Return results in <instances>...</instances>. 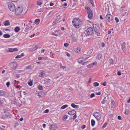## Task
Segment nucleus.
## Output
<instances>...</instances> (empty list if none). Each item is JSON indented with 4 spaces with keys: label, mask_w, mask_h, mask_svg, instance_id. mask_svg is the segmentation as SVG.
I'll use <instances>...</instances> for the list:
<instances>
[{
    "label": "nucleus",
    "mask_w": 130,
    "mask_h": 130,
    "mask_svg": "<svg viewBox=\"0 0 130 130\" xmlns=\"http://www.w3.org/2000/svg\"><path fill=\"white\" fill-rule=\"evenodd\" d=\"M93 29L91 27H89L86 30L84 31V33L86 34L87 36H92L93 34Z\"/></svg>",
    "instance_id": "1"
},
{
    "label": "nucleus",
    "mask_w": 130,
    "mask_h": 130,
    "mask_svg": "<svg viewBox=\"0 0 130 130\" xmlns=\"http://www.w3.org/2000/svg\"><path fill=\"white\" fill-rule=\"evenodd\" d=\"M23 9V7L22 6H18L17 8L15 9V14L17 15H20L22 13Z\"/></svg>",
    "instance_id": "2"
},
{
    "label": "nucleus",
    "mask_w": 130,
    "mask_h": 130,
    "mask_svg": "<svg viewBox=\"0 0 130 130\" xmlns=\"http://www.w3.org/2000/svg\"><path fill=\"white\" fill-rule=\"evenodd\" d=\"M81 21L78 19H74L73 20L72 23L73 25L75 27L77 28L79 26Z\"/></svg>",
    "instance_id": "3"
},
{
    "label": "nucleus",
    "mask_w": 130,
    "mask_h": 130,
    "mask_svg": "<svg viewBox=\"0 0 130 130\" xmlns=\"http://www.w3.org/2000/svg\"><path fill=\"white\" fill-rule=\"evenodd\" d=\"M88 13V17L90 19L92 18L93 17V13L90 9L88 7H87L85 8Z\"/></svg>",
    "instance_id": "4"
},
{
    "label": "nucleus",
    "mask_w": 130,
    "mask_h": 130,
    "mask_svg": "<svg viewBox=\"0 0 130 130\" xmlns=\"http://www.w3.org/2000/svg\"><path fill=\"white\" fill-rule=\"evenodd\" d=\"M51 80L49 79H47L44 80V84L46 87H49L51 84Z\"/></svg>",
    "instance_id": "5"
},
{
    "label": "nucleus",
    "mask_w": 130,
    "mask_h": 130,
    "mask_svg": "<svg viewBox=\"0 0 130 130\" xmlns=\"http://www.w3.org/2000/svg\"><path fill=\"white\" fill-rule=\"evenodd\" d=\"M94 30L95 32V34L98 36H100V28L98 26H96L94 28Z\"/></svg>",
    "instance_id": "6"
},
{
    "label": "nucleus",
    "mask_w": 130,
    "mask_h": 130,
    "mask_svg": "<svg viewBox=\"0 0 130 130\" xmlns=\"http://www.w3.org/2000/svg\"><path fill=\"white\" fill-rule=\"evenodd\" d=\"M106 20L109 23L110 22L112 21L113 19L112 16L111 14H108L106 16Z\"/></svg>",
    "instance_id": "7"
},
{
    "label": "nucleus",
    "mask_w": 130,
    "mask_h": 130,
    "mask_svg": "<svg viewBox=\"0 0 130 130\" xmlns=\"http://www.w3.org/2000/svg\"><path fill=\"white\" fill-rule=\"evenodd\" d=\"M8 8L11 11H14L15 10V7L14 4L11 3L8 4Z\"/></svg>",
    "instance_id": "8"
},
{
    "label": "nucleus",
    "mask_w": 130,
    "mask_h": 130,
    "mask_svg": "<svg viewBox=\"0 0 130 130\" xmlns=\"http://www.w3.org/2000/svg\"><path fill=\"white\" fill-rule=\"evenodd\" d=\"M93 116L98 121H99L101 119V114L98 112H95Z\"/></svg>",
    "instance_id": "9"
},
{
    "label": "nucleus",
    "mask_w": 130,
    "mask_h": 130,
    "mask_svg": "<svg viewBox=\"0 0 130 130\" xmlns=\"http://www.w3.org/2000/svg\"><path fill=\"white\" fill-rule=\"evenodd\" d=\"M18 64L16 62H12L10 63V67L12 69L15 68L17 66Z\"/></svg>",
    "instance_id": "10"
},
{
    "label": "nucleus",
    "mask_w": 130,
    "mask_h": 130,
    "mask_svg": "<svg viewBox=\"0 0 130 130\" xmlns=\"http://www.w3.org/2000/svg\"><path fill=\"white\" fill-rule=\"evenodd\" d=\"M57 128V126L55 124L51 125L50 127V130H55Z\"/></svg>",
    "instance_id": "11"
},
{
    "label": "nucleus",
    "mask_w": 130,
    "mask_h": 130,
    "mask_svg": "<svg viewBox=\"0 0 130 130\" xmlns=\"http://www.w3.org/2000/svg\"><path fill=\"white\" fill-rule=\"evenodd\" d=\"M125 45V42H123L122 44H121L122 49L123 50V51L124 53H125L126 51V49Z\"/></svg>",
    "instance_id": "12"
},
{
    "label": "nucleus",
    "mask_w": 130,
    "mask_h": 130,
    "mask_svg": "<svg viewBox=\"0 0 130 130\" xmlns=\"http://www.w3.org/2000/svg\"><path fill=\"white\" fill-rule=\"evenodd\" d=\"M60 19L61 17H60V15H58L56 17V18L53 22V24H56V22L58 21Z\"/></svg>",
    "instance_id": "13"
},
{
    "label": "nucleus",
    "mask_w": 130,
    "mask_h": 130,
    "mask_svg": "<svg viewBox=\"0 0 130 130\" xmlns=\"http://www.w3.org/2000/svg\"><path fill=\"white\" fill-rule=\"evenodd\" d=\"M89 58L88 57H87L84 60H82V58H78V62L79 63H80L82 62H83L84 61H85L86 60L88 59V58Z\"/></svg>",
    "instance_id": "14"
},
{
    "label": "nucleus",
    "mask_w": 130,
    "mask_h": 130,
    "mask_svg": "<svg viewBox=\"0 0 130 130\" xmlns=\"http://www.w3.org/2000/svg\"><path fill=\"white\" fill-rule=\"evenodd\" d=\"M76 113V111L74 110H72L69 111L68 113V114L70 115H73Z\"/></svg>",
    "instance_id": "15"
},
{
    "label": "nucleus",
    "mask_w": 130,
    "mask_h": 130,
    "mask_svg": "<svg viewBox=\"0 0 130 130\" xmlns=\"http://www.w3.org/2000/svg\"><path fill=\"white\" fill-rule=\"evenodd\" d=\"M6 94V92L3 90H0V96H3Z\"/></svg>",
    "instance_id": "16"
},
{
    "label": "nucleus",
    "mask_w": 130,
    "mask_h": 130,
    "mask_svg": "<svg viewBox=\"0 0 130 130\" xmlns=\"http://www.w3.org/2000/svg\"><path fill=\"white\" fill-rule=\"evenodd\" d=\"M6 117L7 118H11L12 117V115L9 112H7L5 114Z\"/></svg>",
    "instance_id": "17"
},
{
    "label": "nucleus",
    "mask_w": 130,
    "mask_h": 130,
    "mask_svg": "<svg viewBox=\"0 0 130 130\" xmlns=\"http://www.w3.org/2000/svg\"><path fill=\"white\" fill-rule=\"evenodd\" d=\"M71 106L74 108H79V106L78 105H76L74 103H72L71 104Z\"/></svg>",
    "instance_id": "18"
},
{
    "label": "nucleus",
    "mask_w": 130,
    "mask_h": 130,
    "mask_svg": "<svg viewBox=\"0 0 130 130\" xmlns=\"http://www.w3.org/2000/svg\"><path fill=\"white\" fill-rule=\"evenodd\" d=\"M20 28L19 27L17 26L15 28L14 31L16 32H18L20 30Z\"/></svg>",
    "instance_id": "19"
},
{
    "label": "nucleus",
    "mask_w": 130,
    "mask_h": 130,
    "mask_svg": "<svg viewBox=\"0 0 130 130\" xmlns=\"http://www.w3.org/2000/svg\"><path fill=\"white\" fill-rule=\"evenodd\" d=\"M10 25V23L8 21H6L5 22L4 25L5 26H8Z\"/></svg>",
    "instance_id": "20"
},
{
    "label": "nucleus",
    "mask_w": 130,
    "mask_h": 130,
    "mask_svg": "<svg viewBox=\"0 0 130 130\" xmlns=\"http://www.w3.org/2000/svg\"><path fill=\"white\" fill-rule=\"evenodd\" d=\"M109 63H110L109 66L113 65V60L112 59H110L109 60Z\"/></svg>",
    "instance_id": "21"
},
{
    "label": "nucleus",
    "mask_w": 130,
    "mask_h": 130,
    "mask_svg": "<svg viewBox=\"0 0 130 130\" xmlns=\"http://www.w3.org/2000/svg\"><path fill=\"white\" fill-rule=\"evenodd\" d=\"M3 37L5 38H9L10 37V35L9 34H5L3 35Z\"/></svg>",
    "instance_id": "22"
},
{
    "label": "nucleus",
    "mask_w": 130,
    "mask_h": 130,
    "mask_svg": "<svg viewBox=\"0 0 130 130\" xmlns=\"http://www.w3.org/2000/svg\"><path fill=\"white\" fill-rule=\"evenodd\" d=\"M38 48V47L36 45H34L33 46V47H32V51H34L36 50L37 48Z\"/></svg>",
    "instance_id": "23"
},
{
    "label": "nucleus",
    "mask_w": 130,
    "mask_h": 130,
    "mask_svg": "<svg viewBox=\"0 0 130 130\" xmlns=\"http://www.w3.org/2000/svg\"><path fill=\"white\" fill-rule=\"evenodd\" d=\"M40 22V20L39 19H37L35 20V23L37 24H38Z\"/></svg>",
    "instance_id": "24"
},
{
    "label": "nucleus",
    "mask_w": 130,
    "mask_h": 130,
    "mask_svg": "<svg viewBox=\"0 0 130 130\" xmlns=\"http://www.w3.org/2000/svg\"><path fill=\"white\" fill-rule=\"evenodd\" d=\"M102 56V55L101 54H99L96 57V58L98 60L100 59L101 58Z\"/></svg>",
    "instance_id": "25"
},
{
    "label": "nucleus",
    "mask_w": 130,
    "mask_h": 130,
    "mask_svg": "<svg viewBox=\"0 0 130 130\" xmlns=\"http://www.w3.org/2000/svg\"><path fill=\"white\" fill-rule=\"evenodd\" d=\"M80 48H79V47H77L76 48L75 50L74 51L76 53H78L80 52Z\"/></svg>",
    "instance_id": "26"
},
{
    "label": "nucleus",
    "mask_w": 130,
    "mask_h": 130,
    "mask_svg": "<svg viewBox=\"0 0 130 130\" xmlns=\"http://www.w3.org/2000/svg\"><path fill=\"white\" fill-rule=\"evenodd\" d=\"M32 29V26H27L25 28V29L26 31H28V30H30L31 29Z\"/></svg>",
    "instance_id": "27"
},
{
    "label": "nucleus",
    "mask_w": 130,
    "mask_h": 130,
    "mask_svg": "<svg viewBox=\"0 0 130 130\" xmlns=\"http://www.w3.org/2000/svg\"><path fill=\"white\" fill-rule=\"evenodd\" d=\"M68 105L67 104L63 105L60 108V109H64L68 107Z\"/></svg>",
    "instance_id": "28"
},
{
    "label": "nucleus",
    "mask_w": 130,
    "mask_h": 130,
    "mask_svg": "<svg viewBox=\"0 0 130 130\" xmlns=\"http://www.w3.org/2000/svg\"><path fill=\"white\" fill-rule=\"evenodd\" d=\"M13 48H9L6 50V51L8 52H12Z\"/></svg>",
    "instance_id": "29"
},
{
    "label": "nucleus",
    "mask_w": 130,
    "mask_h": 130,
    "mask_svg": "<svg viewBox=\"0 0 130 130\" xmlns=\"http://www.w3.org/2000/svg\"><path fill=\"white\" fill-rule=\"evenodd\" d=\"M106 97H104V99L101 102V103L102 104H104L105 103V101H106Z\"/></svg>",
    "instance_id": "30"
},
{
    "label": "nucleus",
    "mask_w": 130,
    "mask_h": 130,
    "mask_svg": "<svg viewBox=\"0 0 130 130\" xmlns=\"http://www.w3.org/2000/svg\"><path fill=\"white\" fill-rule=\"evenodd\" d=\"M68 115H64L63 118H62V120H63L64 121H65L67 119V118L68 117Z\"/></svg>",
    "instance_id": "31"
},
{
    "label": "nucleus",
    "mask_w": 130,
    "mask_h": 130,
    "mask_svg": "<svg viewBox=\"0 0 130 130\" xmlns=\"http://www.w3.org/2000/svg\"><path fill=\"white\" fill-rule=\"evenodd\" d=\"M95 121L93 119H92L91 120V124L92 126H93L95 124Z\"/></svg>",
    "instance_id": "32"
},
{
    "label": "nucleus",
    "mask_w": 130,
    "mask_h": 130,
    "mask_svg": "<svg viewBox=\"0 0 130 130\" xmlns=\"http://www.w3.org/2000/svg\"><path fill=\"white\" fill-rule=\"evenodd\" d=\"M43 71L39 73V76L40 77H42L43 76V75L44 73L43 72Z\"/></svg>",
    "instance_id": "33"
},
{
    "label": "nucleus",
    "mask_w": 130,
    "mask_h": 130,
    "mask_svg": "<svg viewBox=\"0 0 130 130\" xmlns=\"http://www.w3.org/2000/svg\"><path fill=\"white\" fill-rule=\"evenodd\" d=\"M124 114L126 115H128L130 113L128 109H126L124 112Z\"/></svg>",
    "instance_id": "34"
},
{
    "label": "nucleus",
    "mask_w": 130,
    "mask_h": 130,
    "mask_svg": "<svg viewBox=\"0 0 130 130\" xmlns=\"http://www.w3.org/2000/svg\"><path fill=\"white\" fill-rule=\"evenodd\" d=\"M93 85L94 87H97L99 86V84L98 82H95L93 83Z\"/></svg>",
    "instance_id": "35"
},
{
    "label": "nucleus",
    "mask_w": 130,
    "mask_h": 130,
    "mask_svg": "<svg viewBox=\"0 0 130 130\" xmlns=\"http://www.w3.org/2000/svg\"><path fill=\"white\" fill-rule=\"evenodd\" d=\"M93 67L92 64V63H91L89 64L88 65L86 66V67L89 68H91Z\"/></svg>",
    "instance_id": "36"
},
{
    "label": "nucleus",
    "mask_w": 130,
    "mask_h": 130,
    "mask_svg": "<svg viewBox=\"0 0 130 130\" xmlns=\"http://www.w3.org/2000/svg\"><path fill=\"white\" fill-rule=\"evenodd\" d=\"M38 89L40 90H42L43 89V88L42 86L39 85L38 86Z\"/></svg>",
    "instance_id": "37"
},
{
    "label": "nucleus",
    "mask_w": 130,
    "mask_h": 130,
    "mask_svg": "<svg viewBox=\"0 0 130 130\" xmlns=\"http://www.w3.org/2000/svg\"><path fill=\"white\" fill-rule=\"evenodd\" d=\"M76 40V38L74 37H72V41L73 42H75Z\"/></svg>",
    "instance_id": "38"
},
{
    "label": "nucleus",
    "mask_w": 130,
    "mask_h": 130,
    "mask_svg": "<svg viewBox=\"0 0 130 130\" xmlns=\"http://www.w3.org/2000/svg\"><path fill=\"white\" fill-rule=\"evenodd\" d=\"M28 84L30 86H31L33 84L32 81H30L28 82Z\"/></svg>",
    "instance_id": "39"
},
{
    "label": "nucleus",
    "mask_w": 130,
    "mask_h": 130,
    "mask_svg": "<svg viewBox=\"0 0 130 130\" xmlns=\"http://www.w3.org/2000/svg\"><path fill=\"white\" fill-rule=\"evenodd\" d=\"M107 125V123H105L103 125V126H102V128H104L105 127H106Z\"/></svg>",
    "instance_id": "40"
},
{
    "label": "nucleus",
    "mask_w": 130,
    "mask_h": 130,
    "mask_svg": "<svg viewBox=\"0 0 130 130\" xmlns=\"http://www.w3.org/2000/svg\"><path fill=\"white\" fill-rule=\"evenodd\" d=\"M115 104L114 101L113 100H112L111 101V104L112 105H114Z\"/></svg>",
    "instance_id": "41"
},
{
    "label": "nucleus",
    "mask_w": 130,
    "mask_h": 130,
    "mask_svg": "<svg viewBox=\"0 0 130 130\" xmlns=\"http://www.w3.org/2000/svg\"><path fill=\"white\" fill-rule=\"evenodd\" d=\"M18 51V49L16 48H13L12 52L14 51Z\"/></svg>",
    "instance_id": "42"
},
{
    "label": "nucleus",
    "mask_w": 130,
    "mask_h": 130,
    "mask_svg": "<svg viewBox=\"0 0 130 130\" xmlns=\"http://www.w3.org/2000/svg\"><path fill=\"white\" fill-rule=\"evenodd\" d=\"M31 65H29L27 66L26 68L27 69H31Z\"/></svg>",
    "instance_id": "43"
},
{
    "label": "nucleus",
    "mask_w": 130,
    "mask_h": 130,
    "mask_svg": "<svg viewBox=\"0 0 130 130\" xmlns=\"http://www.w3.org/2000/svg\"><path fill=\"white\" fill-rule=\"evenodd\" d=\"M42 4V3L40 1H37V4L38 5H41Z\"/></svg>",
    "instance_id": "44"
},
{
    "label": "nucleus",
    "mask_w": 130,
    "mask_h": 130,
    "mask_svg": "<svg viewBox=\"0 0 130 130\" xmlns=\"http://www.w3.org/2000/svg\"><path fill=\"white\" fill-rule=\"evenodd\" d=\"M3 101V100H1L0 99V105L1 106H2L4 104Z\"/></svg>",
    "instance_id": "45"
},
{
    "label": "nucleus",
    "mask_w": 130,
    "mask_h": 130,
    "mask_svg": "<svg viewBox=\"0 0 130 130\" xmlns=\"http://www.w3.org/2000/svg\"><path fill=\"white\" fill-rule=\"evenodd\" d=\"M10 85V82H7L6 83V85L7 87H9Z\"/></svg>",
    "instance_id": "46"
},
{
    "label": "nucleus",
    "mask_w": 130,
    "mask_h": 130,
    "mask_svg": "<svg viewBox=\"0 0 130 130\" xmlns=\"http://www.w3.org/2000/svg\"><path fill=\"white\" fill-rule=\"evenodd\" d=\"M92 63V64L93 66V65L97 66V62L96 61H95Z\"/></svg>",
    "instance_id": "47"
},
{
    "label": "nucleus",
    "mask_w": 130,
    "mask_h": 130,
    "mask_svg": "<svg viewBox=\"0 0 130 130\" xmlns=\"http://www.w3.org/2000/svg\"><path fill=\"white\" fill-rule=\"evenodd\" d=\"M69 45V44L68 43H64V46L66 47H68Z\"/></svg>",
    "instance_id": "48"
},
{
    "label": "nucleus",
    "mask_w": 130,
    "mask_h": 130,
    "mask_svg": "<svg viewBox=\"0 0 130 130\" xmlns=\"http://www.w3.org/2000/svg\"><path fill=\"white\" fill-rule=\"evenodd\" d=\"M95 94L94 93H92L90 96V97L92 98L95 96Z\"/></svg>",
    "instance_id": "49"
},
{
    "label": "nucleus",
    "mask_w": 130,
    "mask_h": 130,
    "mask_svg": "<svg viewBox=\"0 0 130 130\" xmlns=\"http://www.w3.org/2000/svg\"><path fill=\"white\" fill-rule=\"evenodd\" d=\"M115 20L116 21V23H118L119 21V20L118 19V18L117 17L115 18Z\"/></svg>",
    "instance_id": "50"
},
{
    "label": "nucleus",
    "mask_w": 130,
    "mask_h": 130,
    "mask_svg": "<svg viewBox=\"0 0 130 130\" xmlns=\"http://www.w3.org/2000/svg\"><path fill=\"white\" fill-rule=\"evenodd\" d=\"M21 58V56L19 55H18L16 56L15 57V58L17 59L19 58Z\"/></svg>",
    "instance_id": "51"
},
{
    "label": "nucleus",
    "mask_w": 130,
    "mask_h": 130,
    "mask_svg": "<svg viewBox=\"0 0 130 130\" xmlns=\"http://www.w3.org/2000/svg\"><path fill=\"white\" fill-rule=\"evenodd\" d=\"M41 93H42L41 92H40L39 93H38V95L39 96H40L41 97H42V96L41 95H42Z\"/></svg>",
    "instance_id": "52"
},
{
    "label": "nucleus",
    "mask_w": 130,
    "mask_h": 130,
    "mask_svg": "<svg viewBox=\"0 0 130 130\" xmlns=\"http://www.w3.org/2000/svg\"><path fill=\"white\" fill-rule=\"evenodd\" d=\"M117 74L119 76H120L121 75V73L120 71H118L117 72Z\"/></svg>",
    "instance_id": "53"
},
{
    "label": "nucleus",
    "mask_w": 130,
    "mask_h": 130,
    "mask_svg": "<svg viewBox=\"0 0 130 130\" xmlns=\"http://www.w3.org/2000/svg\"><path fill=\"white\" fill-rule=\"evenodd\" d=\"M15 124H17V125H14V128H15L16 127H17V126H18L19 125V124H18V122H17L16 123H15Z\"/></svg>",
    "instance_id": "54"
},
{
    "label": "nucleus",
    "mask_w": 130,
    "mask_h": 130,
    "mask_svg": "<svg viewBox=\"0 0 130 130\" xmlns=\"http://www.w3.org/2000/svg\"><path fill=\"white\" fill-rule=\"evenodd\" d=\"M52 34V35H54L56 36H58V34H55L54 33V32H53Z\"/></svg>",
    "instance_id": "55"
},
{
    "label": "nucleus",
    "mask_w": 130,
    "mask_h": 130,
    "mask_svg": "<svg viewBox=\"0 0 130 130\" xmlns=\"http://www.w3.org/2000/svg\"><path fill=\"white\" fill-rule=\"evenodd\" d=\"M86 127V126L85 125H83L82 126V128L83 129H84Z\"/></svg>",
    "instance_id": "56"
},
{
    "label": "nucleus",
    "mask_w": 130,
    "mask_h": 130,
    "mask_svg": "<svg viewBox=\"0 0 130 130\" xmlns=\"http://www.w3.org/2000/svg\"><path fill=\"white\" fill-rule=\"evenodd\" d=\"M49 111V110L48 109H46L44 111V112L45 113H47Z\"/></svg>",
    "instance_id": "57"
},
{
    "label": "nucleus",
    "mask_w": 130,
    "mask_h": 130,
    "mask_svg": "<svg viewBox=\"0 0 130 130\" xmlns=\"http://www.w3.org/2000/svg\"><path fill=\"white\" fill-rule=\"evenodd\" d=\"M118 119L119 120H121V118L120 116H118Z\"/></svg>",
    "instance_id": "58"
},
{
    "label": "nucleus",
    "mask_w": 130,
    "mask_h": 130,
    "mask_svg": "<svg viewBox=\"0 0 130 130\" xmlns=\"http://www.w3.org/2000/svg\"><path fill=\"white\" fill-rule=\"evenodd\" d=\"M77 116L76 115V113L74 114V116H73V120H74L76 117Z\"/></svg>",
    "instance_id": "59"
},
{
    "label": "nucleus",
    "mask_w": 130,
    "mask_h": 130,
    "mask_svg": "<svg viewBox=\"0 0 130 130\" xmlns=\"http://www.w3.org/2000/svg\"><path fill=\"white\" fill-rule=\"evenodd\" d=\"M102 85L104 86H105L106 85V82H104L103 83Z\"/></svg>",
    "instance_id": "60"
},
{
    "label": "nucleus",
    "mask_w": 130,
    "mask_h": 130,
    "mask_svg": "<svg viewBox=\"0 0 130 130\" xmlns=\"http://www.w3.org/2000/svg\"><path fill=\"white\" fill-rule=\"evenodd\" d=\"M18 73H20L21 72H23V71L21 70H18Z\"/></svg>",
    "instance_id": "61"
},
{
    "label": "nucleus",
    "mask_w": 130,
    "mask_h": 130,
    "mask_svg": "<svg viewBox=\"0 0 130 130\" xmlns=\"http://www.w3.org/2000/svg\"><path fill=\"white\" fill-rule=\"evenodd\" d=\"M90 3L92 5H93V0H91Z\"/></svg>",
    "instance_id": "62"
},
{
    "label": "nucleus",
    "mask_w": 130,
    "mask_h": 130,
    "mask_svg": "<svg viewBox=\"0 0 130 130\" xmlns=\"http://www.w3.org/2000/svg\"><path fill=\"white\" fill-rule=\"evenodd\" d=\"M102 46L103 47H104L105 45V44L104 43H102Z\"/></svg>",
    "instance_id": "63"
},
{
    "label": "nucleus",
    "mask_w": 130,
    "mask_h": 130,
    "mask_svg": "<svg viewBox=\"0 0 130 130\" xmlns=\"http://www.w3.org/2000/svg\"><path fill=\"white\" fill-rule=\"evenodd\" d=\"M66 55L68 57H70V54L67 52Z\"/></svg>",
    "instance_id": "64"
}]
</instances>
